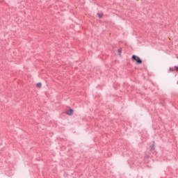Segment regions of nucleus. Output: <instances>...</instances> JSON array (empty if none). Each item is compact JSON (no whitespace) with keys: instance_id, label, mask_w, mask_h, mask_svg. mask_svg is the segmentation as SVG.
Masks as SVG:
<instances>
[{"instance_id":"423d86ee","label":"nucleus","mask_w":178,"mask_h":178,"mask_svg":"<svg viewBox=\"0 0 178 178\" xmlns=\"http://www.w3.org/2000/svg\"><path fill=\"white\" fill-rule=\"evenodd\" d=\"M118 52H119L120 54H122V50L119 49V50H118Z\"/></svg>"},{"instance_id":"20e7f679","label":"nucleus","mask_w":178,"mask_h":178,"mask_svg":"<svg viewBox=\"0 0 178 178\" xmlns=\"http://www.w3.org/2000/svg\"><path fill=\"white\" fill-rule=\"evenodd\" d=\"M97 16H98V17H99V19H101L102 17V16H104V14L99 13H97Z\"/></svg>"},{"instance_id":"f257e3e1","label":"nucleus","mask_w":178,"mask_h":178,"mask_svg":"<svg viewBox=\"0 0 178 178\" xmlns=\"http://www.w3.org/2000/svg\"><path fill=\"white\" fill-rule=\"evenodd\" d=\"M132 60L136 62L137 65H141V63H143L141 58L136 55L132 56Z\"/></svg>"},{"instance_id":"7ed1b4c3","label":"nucleus","mask_w":178,"mask_h":178,"mask_svg":"<svg viewBox=\"0 0 178 178\" xmlns=\"http://www.w3.org/2000/svg\"><path fill=\"white\" fill-rule=\"evenodd\" d=\"M42 86V83H41L40 82H39V83H38L36 84V87H37L38 88H41Z\"/></svg>"},{"instance_id":"39448f33","label":"nucleus","mask_w":178,"mask_h":178,"mask_svg":"<svg viewBox=\"0 0 178 178\" xmlns=\"http://www.w3.org/2000/svg\"><path fill=\"white\" fill-rule=\"evenodd\" d=\"M175 70H176L177 72H178V67H177V66H175Z\"/></svg>"},{"instance_id":"0eeeda50","label":"nucleus","mask_w":178,"mask_h":178,"mask_svg":"<svg viewBox=\"0 0 178 178\" xmlns=\"http://www.w3.org/2000/svg\"><path fill=\"white\" fill-rule=\"evenodd\" d=\"M170 72H173V70L170 69Z\"/></svg>"},{"instance_id":"f03ea898","label":"nucleus","mask_w":178,"mask_h":178,"mask_svg":"<svg viewBox=\"0 0 178 178\" xmlns=\"http://www.w3.org/2000/svg\"><path fill=\"white\" fill-rule=\"evenodd\" d=\"M73 109L70 108L68 111H66V114L72 116V115H73Z\"/></svg>"}]
</instances>
